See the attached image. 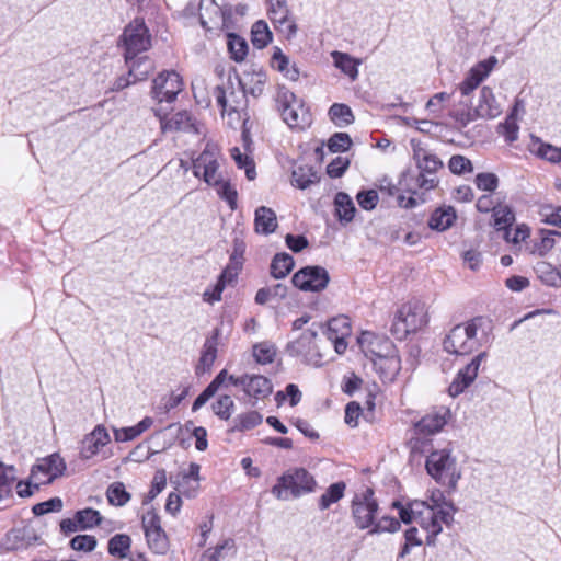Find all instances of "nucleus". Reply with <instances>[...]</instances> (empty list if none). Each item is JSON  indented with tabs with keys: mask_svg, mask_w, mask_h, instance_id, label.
Listing matches in <instances>:
<instances>
[{
	"mask_svg": "<svg viewBox=\"0 0 561 561\" xmlns=\"http://www.w3.org/2000/svg\"><path fill=\"white\" fill-rule=\"evenodd\" d=\"M218 149L216 146L207 145L205 149L193 160V173L196 178H202L208 185L218 186L217 193L225 199L230 209L238 207V193L229 182H224L218 173Z\"/></svg>",
	"mask_w": 561,
	"mask_h": 561,
	"instance_id": "f257e3e1",
	"label": "nucleus"
},
{
	"mask_svg": "<svg viewBox=\"0 0 561 561\" xmlns=\"http://www.w3.org/2000/svg\"><path fill=\"white\" fill-rule=\"evenodd\" d=\"M450 419V412L445 407L435 408L414 423V435L409 440L412 454H426L433 448L432 435L439 433Z\"/></svg>",
	"mask_w": 561,
	"mask_h": 561,
	"instance_id": "f03ea898",
	"label": "nucleus"
},
{
	"mask_svg": "<svg viewBox=\"0 0 561 561\" xmlns=\"http://www.w3.org/2000/svg\"><path fill=\"white\" fill-rule=\"evenodd\" d=\"M448 508H436L435 505H430L425 501H414V511L416 514V524L427 533L426 543L435 546L436 537L443 530L442 524L450 525L454 522V513L456 508L453 503H445Z\"/></svg>",
	"mask_w": 561,
	"mask_h": 561,
	"instance_id": "7ed1b4c3",
	"label": "nucleus"
},
{
	"mask_svg": "<svg viewBox=\"0 0 561 561\" xmlns=\"http://www.w3.org/2000/svg\"><path fill=\"white\" fill-rule=\"evenodd\" d=\"M428 453L430 455L425 462L427 473L437 483L447 486L449 491H455L461 478V471L457 466L456 457L451 455V449H431Z\"/></svg>",
	"mask_w": 561,
	"mask_h": 561,
	"instance_id": "20e7f679",
	"label": "nucleus"
},
{
	"mask_svg": "<svg viewBox=\"0 0 561 561\" xmlns=\"http://www.w3.org/2000/svg\"><path fill=\"white\" fill-rule=\"evenodd\" d=\"M427 310L424 302L414 300L402 305L393 319L391 333L398 340L414 333L427 324Z\"/></svg>",
	"mask_w": 561,
	"mask_h": 561,
	"instance_id": "39448f33",
	"label": "nucleus"
},
{
	"mask_svg": "<svg viewBox=\"0 0 561 561\" xmlns=\"http://www.w3.org/2000/svg\"><path fill=\"white\" fill-rule=\"evenodd\" d=\"M484 319L476 317L465 324L455 325L443 342L444 350L455 355H467L478 347L477 332Z\"/></svg>",
	"mask_w": 561,
	"mask_h": 561,
	"instance_id": "423d86ee",
	"label": "nucleus"
},
{
	"mask_svg": "<svg viewBox=\"0 0 561 561\" xmlns=\"http://www.w3.org/2000/svg\"><path fill=\"white\" fill-rule=\"evenodd\" d=\"M316 486L313 477L304 468L288 471L278 478L277 483L272 488V494L278 500L299 497L305 493L312 492Z\"/></svg>",
	"mask_w": 561,
	"mask_h": 561,
	"instance_id": "0eeeda50",
	"label": "nucleus"
},
{
	"mask_svg": "<svg viewBox=\"0 0 561 561\" xmlns=\"http://www.w3.org/2000/svg\"><path fill=\"white\" fill-rule=\"evenodd\" d=\"M277 108L290 128L304 129L311 124L309 110L289 90L280 88L276 96Z\"/></svg>",
	"mask_w": 561,
	"mask_h": 561,
	"instance_id": "6e6552de",
	"label": "nucleus"
},
{
	"mask_svg": "<svg viewBox=\"0 0 561 561\" xmlns=\"http://www.w3.org/2000/svg\"><path fill=\"white\" fill-rule=\"evenodd\" d=\"M318 328L313 323L300 336L287 344L286 351L293 357L300 358L305 364L319 367L322 365V354L317 343Z\"/></svg>",
	"mask_w": 561,
	"mask_h": 561,
	"instance_id": "1a4fd4ad",
	"label": "nucleus"
},
{
	"mask_svg": "<svg viewBox=\"0 0 561 561\" xmlns=\"http://www.w3.org/2000/svg\"><path fill=\"white\" fill-rule=\"evenodd\" d=\"M379 505L374 497L373 489H366L362 494L355 495L352 501V517L357 528H373Z\"/></svg>",
	"mask_w": 561,
	"mask_h": 561,
	"instance_id": "9d476101",
	"label": "nucleus"
},
{
	"mask_svg": "<svg viewBox=\"0 0 561 561\" xmlns=\"http://www.w3.org/2000/svg\"><path fill=\"white\" fill-rule=\"evenodd\" d=\"M125 46V61L129 64L138 54L147 50L150 45V35L144 21L135 20L125 27L122 35Z\"/></svg>",
	"mask_w": 561,
	"mask_h": 561,
	"instance_id": "9b49d317",
	"label": "nucleus"
},
{
	"mask_svg": "<svg viewBox=\"0 0 561 561\" xmlns=\"http://www.w3.org/2000/svg\"><path fill=\"white\" fill-rule=\"evenodd\" d=\"M66 470V463L59 454H51L37 460L32 467L31 478L35 481L34 489L38 490L41 484H49L61 477Z\"/></svg>",
	"mask_w": 561,
	"mask_h": 561,
	"instance_id": "f8f14e48",
	"label": "nucleus"
},
{
	"mask_svg": "<svg viewBox=\"0 0 561 561\" xmlns=\"http://www.w3.org/2000/svg\"><path fill=\"white\" fill-rule=\"evenodd\" d=\"M329 282V272L319 265L305 266L291 277L293 285L302 291H321Z\"/></svg>",
	"mask_w": 561,
	"mask_h": 561,
	"instance_id": "ddd939ff",
	"label": "nucleus"
},
{
	"mask_svg": "<svg viewBox=\"0 0 561 561\" xmlns=\"http://www.w3.org/2000/svg\"><path fill=\"white\" fill-rule=\"evenodd\" d=\"M182 89L183 82L180 75L175 71H164L153 80L151 93L159 103H171Z\"/></svg>",
	"mask_w": 561,
	"mask_h": 561,
	"instance_id": "4468645a",
	"label": "nucleus"
},
{
	"mask_svg": "<svg viewBox=\"0 0 561 561\" xmlns=\"http://www.w3.org/2000/svg\"><path fill=\"white\" fill-rule=\"evenodd\" d=\"M358 344L371 362L377 358L389 356L396 353V346L390 339L385 335H379L373 332H363L358 337Z\"/></svg>",
	"mask_w": 561,
	"mask_h": 561,
	"instance_id": "2eb2a0df",
	"label": "nucleus"
},
{
	"mask_svg": "<svg viewBox=\"0 0 561 561\" xmlns=\"http://www.w3.org/2000/svg\"><path fill=\"white\" fill-rule=\"evenodd\" d=\"M497 62L499 60L495 56H490L488 59L479 61L477 65H474L467 73L465 80L458 87L461 95H470L480 85V83L486 77H489Z\"/></svg>",
	"mask_w": 561,
	"mask_h": 561,
	"instance_id": "dca6fc26",
	"label": "nucleus"
},
{
	"mask_svg": "<svg viewBox=\"0 0 561 561\" xmlns=\"http://www.w3.org/2000/svg\"><path fill=\"white\" fill-rule=\"evenodd\" d=\"M231 16L230 9H221L214 0L199 1V23L210 31L214 26L225 28L227 21Z\"/></svg>",
	"mask_w": 561,
	"mask_h": 561,
	"instance_id": "f3484780",
	"label": "nucleus"
},
{
	"mask_svg": "<svg viewBox=\"0 0 561 561\" xmlns=\"http://www.w3.org/2000/svg\"><path fill=\"white\" fill-rule=\"evenodd\" d=\"M488 357L486 352H481L474 356L471 362L460 369L448 387V392L451 397H457L462 393L477 378L481 363Z\"/></svg>",
	"mask_w": 561,
	"mask_h": 561,
	"instance_id": "a211bd4d",
	"label": "nucleus"
},
{
	"mask_svg": "<svg viewBox=\"0 0 561 561\" xmlns=\"http://www.w3.org/2000/svg\"><path fill=\"white\" fill-rule=\"evenodd\" d=\"M142 527L149 547L156 553H164L168 548L167 536L160 525V518L154 512L142 516Z\"/></svg>",
	"mask_w": 561,
	"mask_h": 561,
	"instance_id": "6ab92c4d",
	"label": "nucleus"
},
{
	"mask_svg": "<svg viewBox=\"0 0 561 561\" xmlns=\"http://www.w3.org/2000/svg\"><path fill=\"white\" fill-rule=\"evenodd\" d=\"M268 15L275 27L280 32H286L287 37H293L297 33V25L289 18V9L286 0H267Z\"/></svg>",
	"mask_w": 561,
	"mask_h": 561,
	"instance_id": "aec40b11",
	"label": "nucleus"
},
{
	"mask_svg": "<svg viewBox=\"0 0 561 561\" xmlns=\"http://www.w3.org/2000/svg\"><path fill=\"white\" fill-rule=\"evenodd\" d=\"M110 443V435L103 425H96L94 430L84 436L81 442L80 457L88 460L95 456L100 448Z\"/></svg>",
	"mask_w": 561,
	"mask_h": 561,
	"instance_id": "412c9836",
	"label": "nucleus"
},
{
	"mask_svg": "<svg viewBox=\"0 0 561 561\" xmlns=\"http://www.w3.org/2000/svg\"><path fill=\"white\" fill-rule=\"evenodd\" d=\"M420 174L416 179L417 185L426 191L434 188L438 184L435 173L443 167V162L434 154H430L417 165Z\"/></svg>",
	"mask_w": 561,
	"mask_h": 561,
	"instance_id": "4be33fe9",
	"label": "nucleus"
},
{
	"mask_svg": "<svg viewBox=\"0 0 561 561\" xmlns=\"http://www.w3.org/2000/svg\"><path fill=\"white\" fill-rule=\"evenodd\" d=\"M219 336L220 330L216 328L214 329L211 335L206 339L203 346L201 358L195 367V374L197 376H202L210 370L217 356V345Z\"/></svg>",
	"mask_w": 561,
	"mask_h": 561,
	"instance_id": "5701e85b",
	"label": "nucleus"
},
{
	"mask_svg": "<svg viewBox=\"0 0 561 561\" xmlns=\"http://www.w3.org/2000/svg\"><path fill=\"white\" fill-rule=\"evenodd\" d=\"M476 115L479 118H495L501 114V107L495 100L493 91L489 87H483L480 90V98L478 104L474 106Z\"/></svg>",
	"mask_w": 561,
	"mask_h": 561,
	"instance_id": "b1692460",
	"label": "nucleus"
},
{
	"mask_svg": "<svg viewBox=\"0 0 561 561\" xmlns=\"http://www.w3.org/2000/svg\"><path fill=\"white\" fill-rule=\"evenodd\" d=\"M266 83V73L260 70L244 72L243 77L239 79V84L244 94H251L254 98L262 95L264 85Z\"/></svg>",
	"mask_w": 561,
	"mask_h": 561,
	"instance_id": "393cba45",
	"label": "nucleus"
},
{
	"mask_svg": "<svg viewBox=\"0 0 561 561\" xmlns=\"http://www.w3.org/2000/svg\"><path fill=\"white\" fill-rule=\"evenodd\" d=\"M277 228V217L272 208L260 206L254 214V229L257 233L270 234Z\"/></svg>",
	"mask_w": 561,
	"mask_h": 561,
	"instance_id": "a878e982",
	"label": "nucleus"
},
{
	"mask_svg": "<svg viewBox=\"0 0 561 561\" xmlns=\"http://www.w3.org/2000/svg\"><path fill=\"white\" fill-rule=\"evenodd\" d=\"M375 369L386 381H392L401 369V360L397 352L373 360Z\"/></svg>",
	"mask_w": 561,
	"mask_h": 561,
	"instance_id": "bb28decb",
	"label": "nucleus"
},
{
	"mask_svg": "<svg viewBox=\"0 0 561 561\" xmlns=\"http://www.w3.org/2000/svg\"><path fill=\"white\" fill-rule=\"evenodd\" d=\"M273 391L271 380L261 375H248L244 392L255 399H264Z\"/></svg>",
	"mask_w": 561,
	"mask_h": 561,
	"instance_id": "cd10ccee",
	"label": "nucleus"
},
{
	"mask_svg": "<svg viewBox=\"0 0 561 561\" xmlns=\"http://www.w3.org/2000/svg\"><path fill=\"white\" fill-rule=\"evenodd\" d=\"M335 215L341 222H351L356 213V207L350 195L339 192L334 197Z\"/></svg>",
	"mask_w": 561,
	"mask_h": 561,
	"instance_id": "c85d7f7f",
	"label": "nucleus"
},
{
	"mask_svg": "<svg viewBox=\"0 0 561 561\" xmlns=\"http://www.w3.org/2000/svg\"><path fill=\"white\" fill-rule=\"evenodd\" d=\"M331 57L333 59L334 66L344 75H346L351 80H355L358 77V60L346 53L337 50L332 51Z\"/></svg>",
	"mask_w": 561,
	"mask_h": 561,
	"instance_id": "c756f323",
	"label": "nucleus"
},
{
	"mask_svg": "<svg viewBox=\"0 0 561 561\" xmlns=\"http://www.w3.org/2000/svg\"><path fill=\"white\" fill-rule=\"evenodd\" d=\"M319 180L318 172L309 165H299L291 172V183L300 190H306Z\"/></svg>",
	"mask_w": 561,
	"mask_h": 561,
	"instance_id": "7c9ffc66",
	"label": "nucleus"
},
{
	"mask_svg": "<svg viewBox=\"0 0 561 561\" xmlns=\"http://www.w3.org/2000/svg\"><path fill=\"white\" fill-rule=\"evenodd\" d=\"M199 471L201 466L198 463L191 462L188 466V470L182 473V482L176 483L178 486L183 488L182 492L187 497H193L195 495V491L198 489L201 480Z\"/></svg>",
	"mask_w": 561,
	"mask_h": 561,
	"instance_id": "2f4dec72",
	"label": "nucleus"
},
{
	"mask_svg": "<svg viewBox=\"0 0 561 561\" xmlns=\"http://www.w3.org/2000/svg\"><path fill=\"white\" fill-rule=\"evenodd\" d=\"M456 219V213L453 207L436 209L428 221V226L433 230L445 231L450 228Z\"/></svg>",
	"mask_w": 561,
	"mask_h": 561,
	"instance_id": "473e14b6",
	"label": "nucleus"
},
{
	"mask_svg": "<svg viewBox=\"0 0 561 561\" xmlns=\"http://www.w3.org/2000/svg\"><path fill=\"white\" fill-rule=\"evenodd\" d=\"M295 261L290 254L277 253L271 263V275L276 279L284 278L293 271Z\"/></svg>",
	"mask_w": 561,
	"mask_h": 561,
	"instance_id": "72a5a7b5",
	"label": "nucleus"
},
{
	"mask_svg": "<svg viewBox=\"0 0 561 561\" xmlns=\"http://www.w3.org/2000/svg\"><path fill=\"white\" fill-rule=\"evenodd\" d=\"M493 226L497 231H506L515 222V214L507 205L497 204L492 213Z\"/></svg>",
	"mask_w": 561,
	"mask_h": 561,
	"instance_id": "f704fd0d",
	"label": "nucleus"
},
{
	"mask_svg": "<svg viewBox=\"0 0 561 561\" xmlns=\"http://www.w3.org/2000/svg\"><path fill=\"white\" fill-rule=\"evenodd\" d=\"M127 66L129 68V77H133V82L147 79L148 75L153 70L152 61L146 56L135 57Z\"/></svg>",
	"mask_w": 561,
	"mask_h": 561,
	"instance_id": "c9c22d12",
	"label": "nucleus"
},
{
	"mask_svg": "<svg viewBox=\"0 0 561 561\" xmlns=\"http://www.w3.org/2000/svg\"><path fill=\"white\" fill-rule=\"evenodd\" d=\"M263 421L262 414L257 411H249L237 415L233 419V426L230 428L231 432H245L260 425Z\"/></svg>",
	"mask_w": 561,
	"mask_h": 561,
	"instance_id": "e433bc0d",
	"label": "nucleus"
},
{
	"mask_svg": "<svg viewBox=\"0 0 561 561\" xmlns=\"http://www.w3.org/2000/svg\"><path fill=\"white\" fill-rule=\"evenodd\" d=\"M538 277L548 286L561 287V271L547 262H539L535 267Z\"/></svg>",
	"mask_w": 561,
	"mask_h": 561,
	"instance_id": "4c0bfd02",
	"label": "nucleus"
},
{
	"mask_svg": "<svg viewBox=\"0 0 561 561\" xmlns=\"http://www.w3.org/2000/svg\"><path fill=\"white\" fill-rule=\"evenodd\" d=\"M319 330H322L325 336H329V333H333L342 336H350L351 334V323L350 319L346 316H340L331 319L327 327L324 328L322 324H316Z\"/></svg>",
	"mask_w": 561,
	"mask_h": 561,
	"instance_id": "58836bf2",
	"label": "nucleus"
},
{
	"mask_svg": "<svg viewBox=\"0 0 561 561\" xmlns=\"http://www.w3.org/2000/svg\"><path fill=\"white\" fill-rule=\"evenodd\" d=\"M252 44L254 47L262 49L266 47L272 41V32L265 21H256L251 30Z\"/></svg>",
	"mask_w": 561,
	"mask_h": 561,
	"instance_id": "ea45409f",
	"label": "nucleus"
},
{
	"mask_svg": "<svg viewBox=\"0 0 561 561\" xmlns=\"http://www.w3.org/2000/svg\"><path fill=\"white\" fill-rule=\"evenodd\" d=\"M345 489L346 484L342 481L331 484L320 496L319 508L323 511L339 502L343 497Z\"/></svg>",
	"mask_w": 561,
	"mask_h": 561,
	"instance_id": "a19ab883",
	"label": "nucleus"
},
{
	"mask_svg": "<svg viewBox=\"0 0 561 561\" xmlns=\"http://www.w3.org/2000/svg\"><path fill=\"white\" fill-rule=\"evenodd\" d=\"M106 497L111 505L124 506L129 502L131 495L126 491L125 484L117 481L108 485Z\"/></svg>",
	"mask_w": 561,
	"mask_h": 561,
	"instance_id": "79ce46f5",
	"label": "nucleus"
},
{
	"mask_svg": "<svg viewBox=\"0 0 561 561\" xmlns=\"http://www.w3.org/2000/svg\"><path fill=\"white\" fill-rule=\"evenodd\" d=\"M16 480V469L12 465L0 461V500L11 493L13 482Z\"/></svg>",
	"mask_w": 561,
	"mask_h": 561,
	"instance_id": "37998d69",
	"label": "nucleus"
},
{
	"mask_svg": "<svg viewBox=\"0 0 561 561\" xmlns=\"http://www.w3.org/2000/svg\"><path fill=\"white\" fill-rule=\"evenodd\" d=\"M228 50L231 55V58L237 61L241 62L244 60L247 54H248V43L247 41L234 34V33H228Z\"/></svg>",
	"mask_w": 561,
	"mask_h": 561,
	"instance_id": "c03bdc74",
	"label": "nucleus"
},
{
	"mask_svg": "<svg viewBox=\"0 0 561 561\" xmlns=\"http://www.w3.org/2000/svg\"><path fill=\"white\" fill-rule=\"evenodd\" d=\"M287 296V286L284 284H275L272 287H263L255 295V302L265 305L272 299H284Z\"/></svg>",
	"mask_w": 561,
	"mask_h": 561,
	"instance_id": "a18cd8bd",
	"label": "nucleus"
},
{
	"mask_svg": "<svg viewBox=\"0 0 561 561\" xmlns=\"http://www.w3.org/2000/svg\"><path fill=\"white\" fill-rule=\"evenodd\" d=\"M329 115L333 123L339 127L350 125L354 121L351 107L341 103H334L331 105Z\"/></svg>",
	"mask_w": 561,
	"mask_h": 561,
	"instance_id": "49530a36",
	"label": "nucleus"
},
{
	"mask_svg": "<svg viewBox=\"0 0 561 561\" xmlns=\"http://www.w3.org/2000/svg\"><path fill=\"white\" fill-rule=\"evenodd\" d=\"M130 543L131 540L128 535L117 534L108 541V553L118 559H123L127 556Z\"/></svg>",
	"mask_w": 561,
	"mask_h": 561,
	"instance_id": "de8ad7c7",
	"label": "nucleus"
},
{
	"mask_svg": "<svg viewBox=\"0 0 561 561\" xmlns=\"http://www.w3.org/2000/svg\"><path fill=\"white\" fill-rule=\"evenodd\" d=\"M77 522L80 524L81 530L91 529L102 522L99 511L93 508H84L76 512Z\"/></svg>",
	"mask_w": 561,
	"mask_h": 561,
	"instance_id": "09e8293b",
	"label": "nucleus"
},
{
	"mask_svg": "<svg viewBox=\"0 0 561 561\" xmlns=\"http://www.w3.org/2000/svg\"><path fill=\"white\" fill-rule=\"evenodd\" d=\"M230 152L238 168L245 170V175L249 180H254L256 176L255 165L249 156L242 153L238 147H233Z\"/></svg>",
	"mask_w": 561,
	"mask_h": 561,
	"instance_id": "8fccbe9b",
	"label": "nucleus"
},
{
	"mask_svg": "<svg viewBox=\"0 0 561 561\" xmlns=\"http://www.w3.org/2000/svg\"><path fill=\"white\" fill-rule=\"evenodd\" d=\"M211 409L214 411V413L220 417L221 420H229L232 412H233V409H234V402L233 400L231 399L230 396L228 394H225V396H220L217 401H215L213 404H211Z\"/></svg>",
	"mask_w": 561,
	"mask_h": 561,
	"instance_id": "3c124183",
	"label": "nucleus"
},
{
	"mask_svg": "<svg viewBox=\"0 0 561 561\" xmlns=\"http://www.w3.org/2000/svg\"><path fill=\"white\" fill-rule=\"evenodd\" d=\"M401 524L398 519L390 516H383L378 522L375 520L374 527L369 529V535H377L381 533H396L400 529Z\"/></svg>",
	"mask_w": 561,
	"mask_h": 561,
	"instance_id": "603ef678",
	"label": "nucleus"
},
{
	"mask_svg": "<svg viewBox=\"0 0 561 561\" xmlns=\"http://www.w3.org/2000/svg\"><path fill=\"white\" fill-rule=\"evenodd\" d=\"M351 145L352 139L346 133H335L328 141V148L331 152H344L348 150Z\"/></svg>",
	"mask_w": 561,
	"mask_h": 561,
	"instance_id": "864d4df0",
	"label": "nucleus"
},
{
	"mask_svg": "<svg viewBox=\"0 0 561 561\" xmlns=\"http://www.w3.org/2000/svg\"><path fill=\"white\" fill-rule=\"evenodd\" d=\"M96 538L91 535H77L70 540V547L77 551L91 552L96 547Z\"/></svg>",
	"mask_w": 561,
	"mask_h": 561,
	"instance_id": "5fc2aeb1",
	"label": "nucleus"
},
{
	"mask_svg": "<svg viewBox=\"0 0 561 561\" xmlns=\"http://www.w3.org/2000/svg\"><path fill=\"white\" fill-rule=\"evenodd\" d=\"M165 485H167L165 470L159 469L156 471V473L153 476L151 489L148 492L144 503H148V502L152 501L153 499H156V496L162 492V490L165 488Z\"/></svg>",
	"mask_w": 561,
	"mask_h": 561,
	"instance_id": "6e6d98bb",
	"label": "nucleus"
},
{
	"mask_svg": "<svg viewBox=\"0 0 561 561\" xmlns=\"http://www.w3.org/2000/svg\"><path fill=\"white\" fill-rule=\"evenodd\" d=\"M276 352L273 345L260 343L253 347V356L260 364H270L274 360Z\"/></svg>",
	"mask_w": 561,
	"mask_h": 561,
	"instance_id": "4d7b16f0",
	"label": "nucleus"
},
{
	"mask_svg": "<svg viewBox=\"0 0 561 561\" xmlns=\"http://www.w3.org/2000/svg\"><path fill=\"white\" fill-rule=\"evenodd\" d=\"M62 505L60 497H51L48 501L35 504L32 512L34 515L41 516L50 512H60L62 510Z\"/></svg>",
	"mask_w": 561,
	"mask_h": 561,
	"instance_id": "13d9d810",
	"label": "nucleus"
},
{
	"mask_svg": "<svg viewBox=\"0 0 561 561\" xmlns=\"http://www.w3.org/2000/svg\"><path fill=\"white\" fill-rule=\"evenodd\" d=\"M474 182L478 188L488 192H494L499 186V178L494 173H478Z\"/></svg>",
	"mask_w": 561,
	"mask_h": 561,
	"instance_id": "bf43d9fd",
	"label": "nucleus"
},
{
	"mask_svg": "<svg viewBox=\"0 0 561 561\" xmlns=\"http://www.w3.org/2000/svg\"><path fill=\"white\" fill-rule=\"evenodd\" d=\"M448 167L454 174H463L472 171V163L463 156L455 154L449 159Z\"/></svg>",
	"mask_w": 561,
	"mask_h": 561,
	"instance_id": "052dcab7",
	"label": "nucleus"
},
{
	"mask_svg": "<svg viewBox=\"0 0 561 561\" xmlns=\"http://www.w3.org/2000/svg\"><path fill=\"white\" fill-rule=\"evenodd\" d=\"M358 205L365 210H373L378 204V193L375 190L360 191L356 195Z\"/></svg>",
	"mask_w": 561,
	"mask_h": 561,
	"instance_id": "680f3d73",
	"label": "nucleus"
},
{
	"mask_svg": "<svg viewBox=\"0 0 561 561\" xmlns=\"http://www.w3.org/2000/svg\"><path fill=\"white\" fill-rule=\"evenodd\" d=\"M236 547L234 540L231 538H228L224 540L222 543L217 545L213 550H207L204 553V557L208 559V561H220V559L224 557V551H231Z\"/></svg>",
	"mask_w": 561,
	"mask_h": 561,
	"instance_id": "e2e57ef3",
	"label": "nucleus"
},
{
	"mask_svg": "<svg viewBox=\"0 0 561 561\" xmlns=\"http://www.w3.org/2000/svg\"><path fill=\"white\" fill-rule=\"evenodd\" d=\"M503 237L507 242L517 244L529 237V228L525 225L517 226L515 229L511 227L503 232Z\"/></svg>",
	"mask_w": 561,
	"mask_h": 561,
	"instance_id": "0e129e2a",
	"label": "nucleus"
},
{
	"mask_svg": "<svg viewBox=\"0 0 561 561\" xmlns=\"http://www.w3.org/2000/svg\"><path fill=\"white\" fill-rule=\"evenodd\" d=\"M350 165L347 158L337 157L327 167V173L330 178H341Z\"/></svg>",
	"mask_w": 561,
	"mask_h": 561,
	"instance_id": "69168bd1",
	"label": "nucleus"
},
{
	"mask_svg": "<svg viewBox=\"0 0 561 561\" xmlns=\"http://www.w3.org/2000/svg\"><path fill=\"white\" fill-rule=\"evenodd\" d=\"M538 156L549 162H561V148L554 147L549 144H541L538 148Z\"/></svg>",
	"mask_w": 561,
	"mask_h": 561,
	"instance_id": "338daca9",
	"label": "nucleus"
},
{
	"mask_svg": "<svg viewBox=\"0 0 561 561\" xmlns=\"http://www.w3.org/2000/svg\"><path fill=\"white\" fill-rule=\"evenodd\" d=\"M450 116L455 119L456 124L460 128L468 126L471 122L479 118V116L476 115V108H473L472 111L457 110L451 112Z\"/></svg>",
	"mask_w": 561,
	"mask_h": 561,
	"instance_id": "774afa93",
	"label": "nucleus"
}]
</instances>
